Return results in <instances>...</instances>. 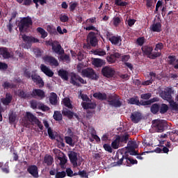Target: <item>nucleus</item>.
Wrapping results in <instances>:
<instances>
[{
    "label": "nucleus",
    "mask_w": 178,
    "mask_h": 178,
    "mask_svg": "<svg viewBox=\"0 0 178 178\" xmlns=\"http://www.w3.org/2000/svg\"><path fill=\"white\" fill-rule=\"evenodd\" d=\"M18 97L23 99H31V98H40L44 99L45 98V92L41 89H33L31 92H25L24 90H19Z\"/></svg>",
    "instance_id": "obj_1"
},
{
    "label": "nucleus",
    "mask_w": 178,
    "mask_h": 178,
    "mask_svg": "<svg viewBox=\"0 0 178 178\" xmlns=\"http://www.w3.org/2000/svg\"><path fill=\"white\" fill-rule=\"evenodd\" d=\"M115 157L118 159L117 165H118V166L124 165L130 167L132 165H137V163H138L137 160L134 159L129 156L127 152H124V154L122 152H117Z\"/></svg>",
    "instance_id": "obj_2"
},
{
    "label": "nucleus",
    "mask_w": 178,
    "mask_h": 178,
    "mask_svg": "<svg viewBox=\"0 0 178 178\" xmlns=\"http://www.w3.org/2000/svg\"><path fill=\"white\" fill-rule=\"evenodd\" d=\"M33 26V19L30 16L22 17L18 22V29L20 33L27 31Z\"/></svg>",
    "instance_id": "obj_3"
},
{
    "label": "nucleus",
    "mask_w": 178,
    "mask_h": 178,
    "mask_svg": "<svg viewBox=\"0 0 178 178\" xmlns=\"http://www.w3.org/2000/svg\"><path fill=\"white\" fill-rule=\"evenodd\" d=\"M70 83V84H72V86H76V87H81V84H87V81L84 80V79L79 74L72 72Z\"/></svg>",
    "instance_id": "obj_4"
},
{
    "label": "nucleus",
    "mask_w": 178,
    "mask_h": 178,
    "mask_svg": "<svg viewBox=\"0 0 178 178\" xmlns=\"http://www.w3.org/2000/svg\"><path fill=\"white\" fill-rule=\"evenodd\" d=\"M106 99L111 106H113L114 108H120L122 106V102L119 96L116 94L108 95Z\"/></svg>",
    "instance_id": "obj_5"
},
{
    "label": "nucleus",
    "mask_w": 178,
    "mask_h": 178,
    "mask_svg": "<svg viewBox=\"0 0 178 178\" xmlns=\"http://www.w3.org/2000/svg\"><path fill=\"white\" fill-rule=\"evenodd\" d=\"M81 76L82 77H87L91 80H98L99 79V76L97 74L94 69L90 67L82 70Z\"/></svg>",
    "instance_id": "obj_6"
},
{
    "label": "nucleus",
    "mask_w": 178,
    "mask_h": 178,
    "mask_svg": "<svg viewBox=\"0 0 178 178\" xmlns=\"http://www.w3.org/2000/svg\"><path fill=\"white\" fill-rule=\"evenodd\" d=\"M22 40L26 44L24 48H26V49H30L33 44L40 42V40H38V38H34L33 36H28L26 34L22 35Z\"/></svg>",
    "instance_id": "obj_7"
},
{
    "label": "nucleus",
    "mask_w": 178,
    "mask_h": 178,
    "mask_svg": "<svg viewBox=\"0 0 178 178\" xmlns=\"http://www.w3.org/2000/svg\"><path fill=\"white\" fill-rule=\"evenodd\" d=\"M31 80L39 86V88H42L44 86V80H42V78L37 74V71L35 70L31 72Z\"/></svg>",
    "instance_id": "obj_8"
},
{
    "label": "nucleus",
    "mask_w": 178,
    "mask_h": 178,
    "mask_svg": "<svg viewBox=\"0 0 178 178\" xmlns=\"http://www.w3.org/2000/svg\"><path fill=\"white\" fill-rule=\"evenodd\" d=\"M115 73V68L111 66H105L102 69V74L106 79H112Z\"/></svg>",
    "instance_id": "obj_9"
},
{
    "label": "nucleus",
    "mask_w": 178,
    "mask_h": 178,
    "mask_svg": "<svg viewBox=\"0 0 178 178\" xmlns=\"http://www.w3.org/2000/svg\"><path fill=\"white\" fill-rule=\"evenodd\" d=\"M174 93L175 92L172 88H166L163 91L161 92L160 97H161L162 99L169 102L172 99L173 97H172V94Z\"/></svg>",
    "instance_id": "obj_10"
},
{
    "label": "nucleus",
    "mask_w": 178,
    "mask_h": 178,
    "mask_svg": "<svg viewBox=\"0 0 178 178\" xmlns=\"http://www.w3.org/2000/svg\"><path fill=\"white\" fill-rule=\"evenodd\" d=\"M98 33L93 31L90 32L87 35V41L91 47H97L98 45V38H97Z\"/></svg>",
    "instance_id": "obj_11"
},
{
    "label": "nucleus",
    "mask_w": 178,
    "mask_h": 178,
    "mask_svg": "<svg viewBox=\"0 0 178 178\" xmlns=\"http://www.w3.org/2000/svg\"><path fill=\"white\" fill-rule=\"evenodd\" d=\"M152 126L157 133H162L165 131V123L162 120H154L152 121Z\"/></svg>",
    "instance_id": "obj_12"
},
{
    "label": "nucleus",
    "mask_w": 178,
    "mask_h": 178,
    "mask_svg": "<svg viewBox=\"0 0 178 178\" xmlns=\"http://www.w3.org/2000/svg\"><path fill=\"white\" fill-rule=\"evenodd\" d=\"M51 46L53 52L57 54V55H65V49L62 48V45L59 44V42L54 41L51 42Z\"/></svg>",
    "instance_id": "obj_13"
},
{
    "label": "nucleus",
    "mask_w": 178,
    "mask_h": 178,
    "mask_svg": "<svg viewBox=\"0 0 178 178\" xmlns=\"http://www.w3.org/2000/svg\"><path fill=\"white\" fill-rule=\"evenodd\" d=\"M43 60L44 62H47V63H49L50 66H55V67L59 66V62L52 56H46L43 58Z\"/></svg>",
    "instance_id": "obj_14"
},
{
    "label": "nucleus",
    "mask_w": 178,
    "mask_h": 178,
    "mask_svg": "<svg viewBox=\"0 0 178 178\" xmlns=\"http://www.w3.org/2000/svg\"><path fill=\"white\" fill-rule=\"evenodd\" d=\"M0 55L3 59H10V58H13V53L9 51V49L7 47H0Z\"/></svg>",
    "instance_id": "obj_15"
},
{
    "label": "nucleus",
    "mask_w": 178,
    "mask_h": 178,
    "mask_svg": "<svg viewBox=\"0 0 178 178\" xmlns=\"http://www.w3.org/2000/svg\"><path fill=\"white\" fill-rule=\"evenodd\" d=\"M27 172L29 175H31L33 177L38 178V167L35 165H29L27 168Z\"/></svg>",
    "instance_id": "obj_16"
},
{
    "label": "nucleus",
    "mask_w": 178,
    "mask_h": 178,
    "mask_svg": "<svg viewBox=\"0 0 178 178\" xmlns=\"http://www.w3.org/2000/svg\"><path fill=\"white\" fill-rule=\"evenodd\" d=\"M110 42L112 45H115L116 47H122V36L116 35L109 38Z\"/></svg>",
    "instance_id": "obj_17"
},
{
    "label": "nucleus",
    "mask_w": 178,
    "mask_h": 178,
    "mask_svg": "<svg viewBox=\"0 0 178 178\" xmlns=\"http://www.w3.org/2000/svg\"><path fill=\"white\" fill-rule=\"evenodd\" d=\"M40 67L41 72L47 76V77H54V71L49 69V67H48L47 65L41 64Z\"/></svg>",
    "instance_id": "obj_18"
},
{
    "label": "nucleus",
    "mask_w": 178,
    "mask_h": 178,
    "mask_svg": "<svg viewBox=\"0 0 178 178\" xmlns=\"http://www.w3.org/2000/svg\"><path fill=\"white\" fill-rule=\"evenodd\" d=\"M116 136L122 145H123V144H127V141H129V139L130 138V134L127 132Z\"/></svg>",
    "instance_id": "obj_19"
},
{
    "label": "nucleus",
    "mask_w": 178,
    "mask_h": 178,
    "mask_svg": "<svg viewBox=\"0 0 178 178\" xmlns=\"http://www.w3.org/2000/svg\"><path fill=\"white\" fill-rule=\"evenodd\" d=\"M13 96L10 93H6V97L1 99V103L4 106H8L12 102Z\"/></svg>",
    "instance_id": "obj_20"
},
{
    "label": "nucleus",
    "mask_w": 178,
    "mask_h": 178,
    "mask_svg": "<svg viewBox=\"0 0 178 178\" xmlns=\"http://www.w3.org/2000/svg\"><path fill=\"white\" fill-rule=\"evenodd\" d=\"M68 156L73 166H77V152L71 151L70 152Z\"/></svg>",
    "instance_id": "obj_21"
},
{
    "label": "nucleus",
    "mask_w": 178,
    "mask_h": 178,
    "mask_svg": "<svg viewBox=\"0 0 178 178\" xmlns=\"http://www.w3.org/2000/svg\"><path fill=\"white\" fill-rule=\"evenodd\" d=\"M24 119L26 122H29V123H35L38 120V118H37L35 115H33V113L29 111L26 113Z\"/></svg>",
    "instance_id": "obj_22"
},
{
    "label": "nucleus",
    "mask_w": 178,
    "mask_h": 178,
    "mask_svg": "<svg viewBox=\"0 0 178 178\" xmlns=\"http://www.w3.org/2000/svg\"><path fill=\"white\" fill-rule=\"evenodd\" d=\"M150 30L154 33H161L162 31V24L161 22H156L150 26Z\"/></svg>",
    "instance_id": "obj_23"
},
{
    "label": "nucleus",
    "mask_w": 178,
    "mask_h": 178,
    "mask_svg": "<svg viewBox=\"0 0 178 178\" xmlns=\"http://www.w3.org/2000/svg\"><path fill=\"white\" fill-rule=\"evenodd\" d=\"M131 119L134 123H138L142 119L141 113L136 111L134 113H131Z\"/></svg>",
    "instance_id": "obj_24"
},
{
    "label": "nucleus",
    "mask_w": 178,
    "mask_h": 178,
    "mask_svg": "<svg viewBox=\"0 0 178 178\" xmlns=\"http://www.w3.org/2000/svg\"><path fill=\"white\" fill-rule=\"evenodd\" d=\"M105 60L101 58H94L92 61V65L95 66V67H102V66H105Z\"/></svg>",
    "instance_id": "obj_25"
},
{
    "label": "nucleus",
    "mask_w": 178,
    "mask_h": 178,
    "mask_svg": "<svg viewBox=\"0 0 178 178\" xmlns=\"http://www.w3.org/2000/svg\"><path fill=\"white\" fill-rule=\"evenodd\" d=\"M58 76L62 79L67 81L69 80V72L63 69H60L58 71Z\"/></svg>",
    "instance_id": "obj_26"
},
{
    "label": "nucleus",
    "mask_w": 178,
    "mask_h": 178,
    "mask_svg": "<svg viewBox=\"0 0 178 178\" xmlns=\"http://www.w3.org/2000/svg\"><path fill=\"white\" fill-rule=\"evenodd\" d=\"M93 97L94 98H95L96 99H99V101H106V98H108V95H106V93H102L101 92H95L93 94Z\"/></svg>",
    "instance_id": "obj_27"
},
{
    "label": "nucleus",
    "mask_w": 178,
    "mask_h": 178,
    "mask_svg": "<svg viewBox=\"0 0 178 178\" xmlns=\"http://www.w3.org/2000/svg\"><path fill=\"white\" fill-rule=\"evenodd\" d=\"M141 49L143 54L147 56V58L148 56H150L151 54L152 53V51H154V49L152 48V47L147 46V45L143 46Z\"/></svg>",
    "instance_id": "obj_28"
},
{
    "label": "nucleus",
    "mask_w": 178,
    "mask_h": 178,
    "mask_svg": "<svg viewBox=\"0 0 178 178\" xmlns=\"http://www.w3.org/2000/svg\"><path fill=\"white\" fill-rule=\"evenodd\" d=\"M160 108H161L160 104L154 103L150 107V112H152L153 115H158Z\"/></svg>",
    "instance_id": "obj_29"
},
{
    "label": "nucleus",
    "mask_w": 178,
    "mask_h": 178,
    "mask_svg": "<svg viewBox=\"0 0 178 178\" xmlns=\"http://www.w3.org/2000/svg\"><path fill=\"white\" fill-rule=\"evenodd\" d=\"M161 147H156L154 150V152H156V154H168V152H169V148L163 145H161Z\"/></svg>",
    "instance_id": "obj_30"
},
{
    "label": "nucleus",
    "mask_w": 178,
    "mask_h": 178,
    "mask_svg": "<svg viewBox=\"0 0 178 178\" xmlns=\"http://www.w3.org/2000/svg\"><path fill=\"white\" fill-rule=\"evenodd\" d=\"M83 109H95L97 104L95 103H87L86 102L81 103Z\"/></svg>",
    "instance_id": "obj_31"
},
{
    "label": "nucleus",
    "mask_w": 178,
    "mask_h": 178,
    "mask_svg": "<svg viewBox=\"0 0 178 178\" xmlns=\"http://www.w3.org/2000/svg\"><path fill=\"white\" fill-rule=\"evenodd\" d=\"M49 102L51 105H56L58 104V95L55 92H51L49 97Z\"/></svg>",
    "instance_id": "obj_32"
},
{
    "label": "nucleus",
    "mask_w": 178,
    "mask_h": 178,
    "mask_svg": "<svg viewBox=\"0 0 178 178\" xmlns=\"http://www.w3.org/2000/svg\"><path fill=\"white\" fill-rule=\"evenodd\" d=\"M44 163H46L47 166H51L54 163V157L51 155H46L44 158Z\"/></svg>",
    "instance_id": "obj_33"
},
{
    "label": "nucleus",
    "mask_w": 178,
    "mask_h": 178,
    "mask_svg": "<svg viewBox=\"0 0 178 178\" xmlns=\"http://www.w3.org/2000/svg\"><path fill=\"white\" fill-rule=\"evenodd\" d=\"M120 147H122V143H120V141L116 136L115 139L111 143V147L113 149H118Z\"/></svg>",
    "instance_id": "obj_34"
},
{
    "label": "nucleus",
    "mask_w": 178,
    "mask_h": 178,
    "mask_svg": "<svg viewBox=\"0 0 178 178\" xmlns=\"http://www.w3.org/2000/svg\"><path fill=\"white\" fill-rule=\"evenodd\" d=\"M62 113L64 116H67L68 119H73V116L74 115V113L73 111H69L67 108H64V110L62 111Z\"/></svg>",
    "instance_id": "obj_35"
},
{
    "label": "nucleus",
    "mask_w": 178,
    "mask_h": 178,
    "mask_svg": "<svg viewBox=\"0 0 178 178\" xmlns=\"http://www.w3.org/2000/svg\"><path fill=\"white\" fill-rule=\"evenodd\" d=\"M169 111V106L166 104H160V108H159V113L161 115H163Z\"/></svg>",
    "instance_id": "obj_36"
},
{
    "label": "nucleus",
    "mask_w": 178,
    "mask_h": 178,
    "mask_svg": "<svg viewBox=\"0 0 178 178\" xmlns=\"http://www.w3.org/2000/svg\"><path fill=\"white\" fill-rule=\"evenodd\" d=\"M128 101V104H130L131 105H137L138 106H140V99H138V97H131Z\"/></svg>",
    "instance_id": "obj_37"
},
{
    "label": "nucleus",
    "mask_w": 178,
    "mask_h": 178,
    "mask_svg": "<svg viewBox=\"0 0 178 178\" xmlns=\"http://www.w3.org/2000/svg\"><path fill=\"white\" fill-rule=\"evenodd\" d=\"M36 31H38V33H40V34L41 35V38H47V37H48V33H47L45 29L42 27H38Z\"/></svg>",
    "instance_id": "obj_38"
},
{
    "label": "nucleus",
    "mask_w": 178,
    "mask_h": 178,
    "mask_svg": "<svg viewBox=\"0 0 178 178\" xmlns=\"http://www.w3.org/2000/svg\"><path fill=\"white\" fill-rule=\"evenodd\" d=\"M36 31H38V33H40V34L41 35V38H47V37H48V33H47L45 29L42 27H38Z\"/></svg>",
    "instance_id": "obj_39"
},
{
    "label": "nucleus",
    "mask_w": 178,
    "mask_h": 178,
    "mask_svg": "<svg viewBox=\"0 0 178 178\" xmlns=\"http://www.w3.org/2000/svg\"><path fill=\"white\" fill-rule=\"evenodd\" d=\"M36 31H38V33H40V34L41 35V38H47V37H48V33H47L45 29L42 27H38Z\"/></svg>",
    "instance_id": "obj_40"
},
{
    "label": "nucleus",
    "mask_w": 178,
    "mask_h": 178,
    "mask_svg": "<svg viewBox=\"0 0 178 178\" xmlns=\"http://www.w3.org/2000/svg\"><path fill=\"white\" fill-rule=\"evenodd\" d=\"M115 5L116 6H120L121 8H124L129 5L127 1H123V0H115Z\"/></svg>",
    "instance_id": "obj_41"
},
{
    "label": "nucleus",
    "mask_w": 178,
    "mask_h": 178,
    "mask_svg": "<svg viewBox=\"0 0 178 178\" xmlns=\"http://www.w3.org/2000/svg\"><path fill=\"white\" fill-rule=\"evenodd\" d=\"M123 20V18L120 17H115L113 18V24L115 27H118L122 23V21Z\"/></svg>",
    "instance_id": "obj_42"
},
{
    "label": "nucleus",
    "mask_w": 178,
    "mask_h": 178,
    "mask_svg": "<svg viewBox=\"0 0 178 178\" xmlns=\"http://www.w3.org/2000/svg\"><path fill=\"white\" fill-rule=\"evenodd\" d=\"M64 106L68 108L69 109H73V105L70 103V99L65 98L63 101Z\"/></svg>",
    "instance_id": "obj_43"
},
{
    "label": "nucleus",
    "mask_w": 178,
    "mask_h": 178,
    "mask_svg": "<svg viewBox=\"0 0 178 178\" xmlns=\"http://www.w3.org/2000/svg\"><path fill=\"white\" fill-rule=\"evenodd\" d=\"M53 118L56 122H60L62 120V113H60V111H54Z\"/></svg>",
    "instance_id": "obj_44"
},
{
    "label": "nucleus",
    "mask_w": 178,
    "mask_h": 178,
    "mask_svg": "<svg viewBox=\"0 0 178 178\" xmlns=\"http://www.w3.org/2000/svg\"><path fill=\"white\" fill-rule=\"evenodd\" d=\"M59 59L63 62H67V63H69V62H70V56H69V54H60Z\"/></svg>",
    "instance_id": "obj_45"
},
{
    "label": "nucleus",
    "mask_w": 178,
    "mask_h": 178,
    "mask_svg": "<svg viewBox=\"0 0 178 178\" xmlns=\"http://www.w3.org/2000/svg\"><path fill=\"white\" fill-rule=\"evenodd\" d=\"M3 88H6L8 90V88H16L17 86L16 84H14L13 83H10L8 81H5L3 84Z\"/></svg>",
    "instance_id": "obj_46"
},
{
    "label": "nucleus",
    "mask_w": 178,
    "mask_h": 178,
    "mask_svg": "<svg viewBox=\"0 0 178 178\" xmlns=\"http://www.w3.org/2000/svg\"><path fill=\"white\" fill-rule=\"evenodd\" d=\"M72 136H65L64 140L66 143V144H68V145H70V147H73L74 145V143H73V138H72Z\"/></svg>",
    "instance_id": "obj_47"
},
{
    "label": "nucleus",
    "mask_w": 178,
    "mask_h": 178,
    "mask_svg": "<svg viewBox=\"0 0 178 178\" xmlns=\"http://www.w3.org/2000/svg\"><path fill=\"white\" fill-rule=\"evenodd\" d=\"M93 54L94 55H98L99 56H105V55H106V51L101 49H97L94 50Z\"/></svg>",
    "instance_id": "obj_48"
},
{
    "label": "nucleus",
    "mask_w": 178,
    "mask_h": 178,
    "mask_svg": "<svg viewBox=\"0 0 178 178\" xmlns=\"http://www.w3.org/2000/svg\"><path fill=\"white\" fill-rule=\"evenodd\" d=\"M57 159L60 161V165L61 166V168H63V166H65V165H66V163H67V159H66V156H58Z\"/></svg>",
    "instance_id": "obj_49"
},
{
    "label": "nucleus",
    "mask_w": 178,
    "mask_h": 178,
    "mask_svg": "<svg viewBox=\"0 0 178 178\" xmlns=\"http://www.w3.org/2000/svg\"><path fill=\"white\" fill-rule=\"evenodd\" d=\"M168 59L169 65H171L173 66V67H175V65H176V60H177V59H176V56H168Z\"/></svg>",
    "instance_id": "obj_50"
},
{
    "label": "nucleus",
    "mask_w": 178,
    "mask_h": 178,
    "mask_svg": "<svg viewBox=\"0 0 178 178\" xmlns=\"http://www.w3.org/2000/svg\"><path fill=\"white\" fill-rule=\"evenodd\" d=\"M47 31L51 34V35H56L58 34V32L56 31V29L51 26L50 25L47 26Z\"/></svg>",
    "instance_id": "obj_51"
},
{
    "label": "nucleus",
    "mask_w": 178,
    "mask_h": 178,
    "mask_svg": "<svg viewBox=\"0 0 178 178\" xmlns=\"http://www.w3.org/2000/svg\"><path fill=\"white\" fill-rule=\"evenodd\" d=\"M106 60L109 63V65H112V63H115L116 62V58H115L113 54H111L107 56Z\"/></svg>",
    "instance_id": "obj_52"
},
{
    "label": "nucleus",
    "mask_w": 178,
    "mask_h": 178,
    "mask_svg": "<svg viewBox=\"0 0 178 178\" xmlns=\"http://www.w3.org/2000/svg\"><path fill=\"white\" fill-rule=\"evenodd\" d=\"M40 103L41 102H37V100H32L31 102V107L32 108V109H38L40 108Z\"/></svg>",
    "instance_id": "obj_53"
},
{
    "label": "nucleus",
    "mask_w": 178,
    "mask_h": 178,
    "mask_svg": "<svg viewBox=\"0 0 178 178\" xmlns=\"http://www.w3.org/2000/svg\"><path fill=\"white\" fill-rule=\"evenodd\" d=\"M38 109H40L42 112H48V111H49V107L40 102Z\"/></svg>",
    "instance_id": "obj_54"
},
{
    "label": "nucleus",
    "mask_w": 178,
    "mask_h": 178,
    "mask_svg": "<svg viewBox=\"0 0 178 178\" xmlns=\"http://www.w3.org/2000/svg\"><path fill=\"white\" fill-rule=\"evenodd\" d=\"M144 42H145V38L140 37L136 40V44L140 47H143L144 45Z\"/></svg>",
    "instance_id": "obj_55"
},
{
    "label": "nucleus",
    "mask_w": 178,
    "mask_h": 178,
    "mask_svg": "<svg viewBox=\"0 0 178 178\" xmlns=\"http://www.w3.org/2000/svg\"><path fill=\"white\" fill-rule=\"evenodd\" d=\"M66 177V172L61 171L57 172L55 175V178H64Z\"/></svg>",
    "instance_id": "obj_56"
},
{
    "label": "nucleus",
    "mask_w": 178,
    "mask_h": 178,
    "mask_svg": "<svg viewBox=\"0 0 178 178\" xmlns=\"http://www.w3.org/2000/svg\"><path fill=\"white\" fill-rule=\"evenodd\" d=\"M8 120L10 123H15L16 122V114L11 113L9 115Z\"/></svg>",
    "instance_id": "obj_57"
},
{
    "label": "nucleus",
    "mask_w": 178,
    "mask_h": 178,
    "mask_svg": "<svg viewBox=\"0 0 178 178\" xmlns=\"http://www.w3.org/2000/svg\"><path fill=\"white\" fill-rule=\"evenodd\" d=\"M161 52H154L153 54L151 53V55L148 56L149 59H156V58H159L161 56Z\"/></svg>",
    "instance_id": "obj_58"
},
{
    "label": "nucleus",
    "mask_w": 178,
    "mask_h": 178,
    "mask_svg": "<svg viewBox=\"0 0 178 178\" xmlns=\"http://www.w3.org/2000/svg\"><path fill=\"white\" fill-rule=\"evenodd\" d=\"M162 49H163V43L159 42V43L156 44L154 51H162Z\"/></svg>",
    "instance_id": "obj_59"
},
{
    "label": "nucleus",
    "mask_w": 178,
    "mask_h": 178,
    "mask_svg": "<svg viewBox=\"0 0 178 178\" xmlns=\"http://www.w3.org/2000/svg\"><path fill=\"white\" fill-rule=\"evenodd\" d=\"M33 2L35 4V7L38 8V2H40V5H45L47 0H33Z\"/></svg>",
    "instance_id": "obj_60"
},
{
    "label": "nucleus",
    "mask_w": 178,
    "mask_h": 178,
    "mask_svg": "<svg viewBox=\"0 0 178 178\" xmlns=\"http://www.w3.org/2000/svg\"><path fill=\"white\" fill-rule=\"evenodd\" d=\"M152 97V93H145V94H142L140 95V98L142 99H146V100L149 99V98H151Z\"/></svg>",
    "instance_id": "obj_61"
},
{
    "label": "nucleus",
    "mask_w": 178,
    "mask_h": 178,
    "mask_svg": "<svg viewBox=\"0 0 178 178\" xmlns=\"http://www.w3.org/2000/svg\"><path fill=\"white\" fill-rule=\"evenodd\" d=\"M128 151L130 155H132V156L138 155V152L136 151V149H134V148L133 147H129Z\"/></svg>",
    "instance_id": "obj_62"
},
{
    "label": "nucleus",
    "mask_w": 178,
    "mask_h": 178,
    "mask_svg": "<svg viewBox=\"0 0 178 178\" xmlns=\"http://www.w3.org/2000/svg\"><path fill=\"white\" fill-rule=\"evenodd\" d=\"M103 147L104 148L105 151H107V152H110L111 154L113 152L112 146L109 145L108 144H104Z\"/></svg>",
    "instance_id": "obj_63"
},
{
    "label": "nucleus",
    "mask_w": 178,
    "mask_h": 178,
    "mask_svg": "<svg viewBox=\"0 0 178 178\" xmlns=\"http://www.w3.org/2000/svg\"><path fill=\"white\" fill-rule=\"evenodd\" d=\"M24 76L26 79H31V72L29 71V70L26 69L24 71Z\"/></svg>",
    "instance_id": "obj_64"
}]
</instances>
